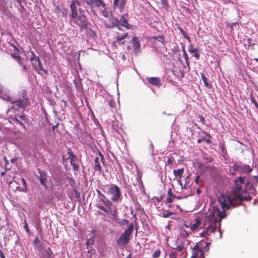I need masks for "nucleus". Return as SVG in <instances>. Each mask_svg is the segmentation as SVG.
Here are the masks:
<instances>
[{"label":"nucleus","mask_w":258,"mask_h":258,"mask_svg":"<svg viewBox=\"0 0 258 258\" xmlns=\"http://www.w3.org/2000/svg\"><path fill=\"white\" fill-rule=\"evenodd\" d=\"M90 31L92 34V35L95 36L96 35V33L94 31L92 30L91 29H90Z\"/></svg>","instance_id":"nucleus-61"},{"label":"nucleus","mask_w":258,"mask_h":258,"mask_svg":"<svg viewBox=\"0 0 258 258\" xmlns=\"http://www.w3.org/2000/svg\"><path fill=\"white\" fill-rule=\"evenodd\" d=\"M72 154H73V153L72 151H69L68 152V154L69 155V159H71V157H72V155H71Z\"/></svg>","instance_id":"nucleus-60"},{"label":"nucleus","mask_w":258,"mask_h":258,"mask_svg":"<svg viewBox=\"0 0 258 258\" xmlns=\"http://www.w3.org/2000/svg\"><path fill=\"white\" fill-rule=\"evenodd\" d=\"M39 173L40 174V176L39 177V179L40 180V183L42 185L46 186V182L47 181V179L46 178V174L45 172L43 173L40 171H39Z\"/></svg>","instance_id":"nucleus-24"},{"label":"nucleus","mask_w":258,"mask_h":258,"mask_svg":"<svg viewBox=\"0 0 258 258\" xmlns=\"http://www.w3.org/2000/svg\"><path fill=\"white\" fill-rule=\"evenodd\" d=\"M96 192L98 195V200L97 201L96 207L105 213H111V206H112V202L107 199L105 196L101 193L99 189H96Z\"/></svg>","instance_id":"nucleus-6"},{"label":"nucleus","mask_w":258,"mask_h":258,"mask_svg":"<svg viewBox=\"0 0 258 258\" xmlns=\"http://www.w3.org/2000/svg\"><path fill=\"white\" fill-rule=\"evenodd\" d=\"M201 220L200 218L198 217L196 219L195 223L193 224L191 223H190V229L192 231H196L198 229V228L201 226Z\"/></svg>","instance_id":"nucleus-19"},{"label":"nucleus","mask_w":258,"mask_h":258,"mask_svg":"<svg viewBox=\"0 0 258 258\" xmlns=\"http://www.w3.org/2000/svg\"><path fill=\"white\" fill-rule=\"evenodd\" d=\"M219 146H220V149L223 150L224 149V145L222 143H221L220 145H219Z\"/></svg>","instance_id":"nucleus-59"},{"label":"nucleus","mask_w":258,"mask_h":258,"mask_svg":"<svg viewBox=\"0 0 258 258\" xmlns=\"http://www.w3.org/2000/svg\"><path fill=\"white\" fill-rule=\"evenodd\" d=\"M203 133L205 135H206L208 137V138H207L206 137H203L200 139H199L197 140V143L199 144H200L202 142H206L208 144H210L211 143V136L209 134H208L205 132H203Z\"/></svg>","instance_id":"nucleus-20"},{"label":"nucleus","mask_w":258,"mask_h":258,"mask_svg":"<svg viewBox=\"0 0 258 258\" xmlns=\"http://www.w3.org/2000/svg\"><path fill=\"white\" fill-rule=\"evenodd\" d=\"M182 50L183 51V55L184 58H185V59L186 60H187L188 59V57L187 54L186 52V51H185V48H184V46H183L182 47Z\"/></svg>","instance_id":"nucleus-37"},{"label":"nucleus","mask_w":258,"mask_h":258,"mask_svg":"<svg viewBox=\"0 0 258 258\" xmlns=\"http://www.w3.org/2000/svg\"><path fill=\"white\" fill-rule=\"evenodd\" d=\"M176 26L177 27V29L179 30L180 32L181 33V35L182 36L188 40L189 42H190V37L188 36L186 32L183 30V29L180 26L179 24H176Z\"/></svg>","instance_id":"nucleus-26"},{"label":"nucleus","mask_w":258,"mask_h":258,"mask_svg":"<svg viewBox=\"0 0 258 258\" xmlns=\"http://www.w3.org/2000/svg\"><path fill=\"white\" fill-rule=\"evenodd\" d=\"M109 105L111 107H113L114 104H115V102L114 100H110L109 102Z\"/></svg>","instance_id":"nucleus-49"},{"label":"nucleus","mask_w":258,"mask_h":258,"mask_svg":"<svg viewBox=\"0 0 258 258\" xmlns=\"http://www.w3.org/2000/svg\"><path fill=\"white\" fill-rule=\"evenodd\" d=\"M184 226L186 228H190V223L189 224H188V223H185L184 224Z\"/></svg>","instance_id":"nucleus-57"},{"label":"nucleus","mask_w":258,"mask_h":258,"mask_svg":"<svg viewBox=\"0 0 258 258\" xmlns=\"http://www.w3.org/2000/svg\"><path fill=\"white\" fill-rule=\"evenodd\" d=\"M60 11H61L62 17H63L64 18H67V11L65 9H62V10H60Z\"/></svg>","instance_id":"nucleus-39"},{"label":"nucleus","mask_w":258,"mask_h":258,"mask_svg":"<svg viewBox=\"0 0 258 258\" xmlns=\"http://www.w3.org/2000/svg\"><path fill=\"white\" fill-rule=\"evenodd\" d=\"M162 1V4L164 6H167L168 4H167V2L166 0H161Z\"/></svg>","instance_id":"nucleus-53"},{"label":"nucleus","mask_w":258,"mask_h":258,"mask_svg":"<svg viewBox=\"0 0 258 258\" xmlns=\"http://www.w3.org/2000/svg\"><path fill=\"white\" fill-rule=\"evenodd\" d=\"M237 24L236 23H232V24H230V27L231 28V30H233V26L234 25H236Z\"/></svg>","instance_id":"nucleus-62"},{"label":"nucleus","mask_w":258,"mask_h":258,"mask_svg":"<svg viewBox=\"0 0 258 258\" xmlns=\"http://www.w3.org/2000/svg\"><path fill=\"white\" fill-rule=\"evenodd\" d=\"M0 257L1 258H5V255L2 251L0 252Z\"/></svg>","instance_id":"nucleus-56"},{"label":"nucleus","mask_w":258,"mask_h":258,"mask_svg":"<svg viewBox=\"0 0 258 258\" xmlns=\"http://www.w3.org/2000/svg\"><path fill=\"white\" fill-rule=\"evenodd\" d=\"M86 3L92 9V12L94 15L97 11L100 15L106 18L108 16V12L106 5L103 0H84Z\"/></svg>","instance_id":"nucleus-4"},{"label":"nucleus","mask_w":258,"mask_h":258,"mask_svg":"<svg viewBox=\"0 0 258 258\" xmlns=\"http://www.w3.org/2000/svg\"><path fill=\"white\" fill-rule=\"evenodd\" d=\"M98 155L99 156H96L94 160V165L93 168L95 170L101 172L102 170V166L100 163L101 162L103 165H104L105 159L101 152H99Z\"/></svg>","instance_id":"nucleus-11"},{"label":"nucleus","mask_w":258,"mask_h":258,"mask_svg":"<svg viewBox=\"0 0 258 258\" xmlns=\"http://www.w3.org/2000/svg\"><path fill=\"white\" fill-rule=\"evenodd\" d=\"M164 40V38L163 36H159L157 37V40L159 42L163 43Z\"/></svg>","instance_id":"nucleus-42"},{"label":"nucleus","mask_w":258,"mask_h":258,"mask_svg":"<svg viewBox=\"0 0 258 258\" xmlns=\"http://www.w3.org/2000/svg\"><path fill=\"white\" fill-rule=\"evenodd\" d=\"M134 229V224L132 223L117 239L116 244L119 249H123L129 243Z\"/></svg>","instance_id":"nucleus-7"},{"label":"nucleus","mask_w":258,"mask_h":258,"mask_svg":"<svg viewBox=\"0 0 258 258\" xmlns=\"http://www.w3.org/2000/svg\"><path fill=\"white\" fill-rule=\"evenodd\" d=\"M245 177H239L234 181L235 187H234V191L237 193L241 192L234 198V200H238L240 202L244 201H249L252 199L249 192L247 194V191H244L243 187L245 185Z\"/></svg>","instance_id":"nucleus-3"},{"label":"nucleus","mask_w":258,"mask_h":258,"mask_svg":"<svg viewBox=\"0 0 258 258\" xmlns=\"http://www.w3.org/2000/svg\"><path fill=\"white\" fill-rule=\"evenodd\" d=\"M76 5H77L78 6H80V2L77 0H73L71 1V4L70 5L71 12H74V8L75 9V12H78V9L76 7Z\"/></svg>","instance_id":"nucleus-25"},{"label":"nucleus","mask_w":258,"mask_h":258,"mask_svg":"<svg viewBox=\"0 0 258 258\" xmlns=\"http://www.w3.org/2000/svg\"><path fill=\"white\" fill-rule=\"evenodd\" d=\"M37 62H38V64L39 69L40 70H41L42 71H43V72L45 75H48V71L46 69H43V68L42 67V64L41 62V60H40V58L37 59Z\"/></svg>","instance_id":"nucleus-29"},{"label":"nucleus","mask_w":258,"mask_h":258,"mask_svg":"<svg viewBox=\"0 0 258 258\" xmlns=\"http://www.w3.org/2000/svg\"><path fill=\"white\" fill-rule=\"evenodd\" d=\"M217 201L222 210L217 206L213 207V211L203 221V228L208 235L214 233L217 229L220 230L221 220L226 217V211L234 207L232 199L225 194H220L218 196Z\"/></svg>","instance_id":"nucleus-1"},{"label":"nucleus","mask_w":258,"mask_h":258,"mask_svg":"<svg viewBox=\"0 0 258 258\" xmlns=\"http://www.w3.org/2000/svg\"><path fill=\"white\" fill-rule=\"evenodd\" d=\"M200 118V121L202 123V124H205L206 120L204 116H199Z\"/></svg>","instance_id":"nucleus-44"},{"label":"nucleus","mask_w":258,"mask_h":258,"mask_svg":"<svg viewBox=\"0 0 258 258\" xmlns=\"http://www.w3.org/2000/svg\"><path fill=\"white\" fill-rule=\"evenodd\" d=\"M29 52L31 53V56H30V60L32 62V66L34 68V69L35 70H36V65L34 64V63L33 62L34 61H35V62H37V59L38 58H39V57L38 56H37L34 52L33 51H32V50L30 49L29 50Z\"/></svg>","instance_id":"nucleus-22"},{"label":"nucleus","mask_w":258,"mask_h":258,"mask_svg":"<svg viewBox=\"0 0 258 258\" xmlns=\"http://www.w3.org/2000/svg\"><path fill=\"white\" fill-rule=\"evenodd\" d=\"M199 179H200V175L197 176L196 177V179H195V182H196L197 184H198V183H199Z\"/></svg>","instance_id":"nucleus-52"},{"label":"nucleus","mask_w":258,"mask_h":258,"mask_svg":"<svg viewBox=\"0 0 258 258\" xmlns=\"http://www.w3.org/2000/svg\"><path fill=\"white\" fill-rule=\"evenodd\" d=\"M72 195L77 199H80V193L76 189L73 190Z\"/></svg>","instance_id":"nucleus-32"},{"label":"nucleus","mask_w":258,"mask_h":258,"mask_svg":"<svg viewBox=\"0 0 258 258\" xmlns=\"http://www.w3.org/2000/svg\"><path fill=\"white\" fill-rule=\"evenodd\" d=\"M176 255V252L172 251L169 254V258H177Z\"/></svg>","instance_id":"nucleus-38"},{"label":"nucleus","mask_w":258,"mask_h":258,"mask_svg":"<svg viewBox=\"0 0 258 258\" xmlns=\"http://www.w3.org/2000/svg\"><path fill=\"white\" fill-rule=\"evenodd\" d=\"M49 250H50V252L48 251V254L46 258H53L51 254H52V251L50 248H49Z\"/></svg>","instance_id":"nucleus-47"},{"label":"nucleus","mask_w":258,"mask_h":258,"mask_svg":"<svg viewBox=\"0 0 258 258\" xmlns=\"http://www.w3.org/2000/svg\"><path fill=\"white\" fill-rule=\"evenodd\" d=\"M175 243L171 246L173 249L177 250L179 251H182L185 249L184 246V241L183 240L179 241L178 239L174 240Z\"/></svg>","instance_id":"nucleus-14"},{"label":"nucleus","mask_w":258,"mask_h":258,"mask_svg":"<svg viewBox=\"0 0 258 258\" xmlns=\"http://www.w3.org/2000/svg\"><path fill=\"white\" fill-rule=\"evenodd\" d=\"M197 49L196 48H195L194 47V46L192 44H190V46H189V51L190 53H194V52H196V51H197Z\"/></svg>","instance_id":"nucleus-35"},{"label":"nucleus","mask_w":258,"mask_h":258,"mask_svg":"<svg viewBox=\"0 0 258 258\" xmlns=\"http://www.w3.org/2000/svg\"><path fill=\"white\" fill-rule=\"evenodd\" d=\"M177 198V199H180L179 197H176V196H168L167 199H166V202L167 203H170L172 202L173 199Z\"/></svg>","instance_id":"nucleus-33"},{"label":"nucleus","mask_w":258,"mask_h":258,"mask_svg":"<svg viewBox=\"0 0 258 258\" xmlns=\"http://www.w3.org/2000/svg\"><path fill=\"white\" fill-rule=\"evenodd\" d=\"M8 44L10 45V46L13 47L14 49V50L20 53V50L19 49V48L16 46L13 43L10 42H8Z\"/></svg>","instance_id":"nucleus-36"},{"label":"nucleus","mask_w":258,"mask_h":258,"mask_svg":"<svg viewBox=\"0 0 258 258\" xmlns=\"http://www.w3.org/2000/svg\"><path fill=\"white\" fill-rule=\"evenodd\" d=\"M108 214H110L112 216V220H113L114 221H115L119 225L123 226V225H128L129 221L128 220H127L126 219H124L122 220L121 221H118V218L117 216L118 212H117L116 208H115V209H114V210H112L111 209V213H108Z\"/></svg>","instance_id":"nucleus-12"},{"label":"nucleus","mask_w":258,"mask_h":258,"mask_svg":"<svg viewBox=\"0 0 258 258\" xmlns=\"http://www.w3.org/2000/svg\"><path fill=\"white\" fill-rule=\"evenodd\" d=\"M22 182L23 183V184L25 186V187H26V181H25V179L24 178H22Z\"/></svg>","instance_id":"nucleus-58"},{"label":"nucleus","mask_w":258,"mask_h":258,"mask_svg":"<svg viewBox=\"0 0 258 258\" xmlns=\"http://www.w3.org/2000/svg\"><path fill=\"white\" fill-rule=\"evenodd\" d=\"M194 53V56L197 58H199L200 57V54L198 52V50L196 51V52Z\"/></svg>","instance_id":"nucleus-51"},{"label":"nucleus","mask_w":258,"mask_h":258,"mask_svg":"<svg viewBox=\"0 0 258 258\" xmlns=\"http://www.w3.org/2000/svg\"><path fill=\"white\" fill-rule=\"evenodd\" d=\"M72 157L70 159V163L71 165L73 167V168L75 171H78L79 168V165L76 162V156L74 155V154H72Z\"/></svg>","instance_id":"nucleus-21"},{"label":"nucleus","mask_w":258,"mask_h":258,"mask_svg":"<svg viewBox=\"0 0 258 258\" xmlns=\"http://www.w3.org/2000/svg\"><path fill=\"white\" fill-rule=\"evenodd\" d=\"M16 106L20 108H24L29 104V101L27 98L23 96L21 98H19L15 101Z\"/></svg>","instance_id":"nucleus-13"},{"label":"nucleus","mask_w":258,"mask_h":258,"mask_svg":"<svg viewBox=\"0 0 258 258\" xmlns=\"http://www.w3.org/2000/svg\"><path fill=\"white\" fill-rule=\"evenodd\" d=\"M24 228L27 232H28V233L30 232V230L29 229L28 224L26 223V222H25V224L24 225Z\"/></svg>","instance_id":"nucleus-48"},{"label":"nucleus","mask_w":258,"mask_h":258,"mask_svg":"<svg viewBox=\"0 0 258 258\" xmlns=\"http://www.w3.org/2000/svg\"><path fill=\"white\" fill-rule=\"evenodd\" d=\"M161 253V251L160 249L156 250L152 254V258H158L159 257Z\"/></svg>","instance_id":"nucleus-31"},{"label":"nucleus","mask_w":258,"mask_h":258,"mask_svg":"<svg viewBox=\"0 0 258 258\" xmlns=\"http://www.w3.org/2000/svg\"><path fill=\"white\" fill-rule=\"evenodd\" d=\"M234 171L238 172L240 173H247L248 174L252 171V168H251L248 165L246 164H238L235 163L231 167Z\"/></svg>","instance_id":"nucleus-9"},{"label":"nucleus","mask_w":258,"mask_h":258,"mask_svg":"<svg viewBox=\"0 0 258 258\" xmlns=\"http://www.w3.org/2000/svg\"><path fill=\"white\" fill-rule=\"evenodd\" d=\"M178 183L179 184V185L181 186L182 188H183L182 187V182H181V179H180L179 178V179H178Z\"/></svg>","instance_id":"nucleus-55"},{"label":"nucleus","mask_w":258,"mask_h":258,"mask_svg":"<svg viewBox=\"0 0 258 258\" xmlns=\"http://www.w3.org/2000/svg\"><path fill=\"white\" fill-rule=\"evenodd\" d=\"M15 121H16V123L17 124H18L20 125L21 126H22L25 129L26 128L25 126L24 125V124L21 121H19L17 119H16Z\"/></svg>","instance_id":"nucleus-43"},{"label":"nucleus","mask_w":258,"mask_h":258,"mask_svg":"<svg viewBox=\"0 0 258 258\" xmlns=\"http://www.w3.org/2000/svg\"><path fill=\"white\" fill-rule=\"evenodd\" d=\"M11 56L14 58L15 59L16 61H17V60H18L19 59H20V58L21 57V56L20 55H16L14 53H12L11 54Z\"/></svg>","instance_id":"nucleus-40"},{"label":"nucleus","mask_w":258,"mask_h":258,"mask_svg":"<svg viewBox=\"0 0 258 258\" xmlns=\"http://www.w3.org/2000/svg\"><path fill=\"white\" fill-rule=\"evenodd\" d=\"M79 13L75 12V9L74 8V12H71L70 15V22L71 24L74 23L75 24L74 26L79 27L81 31L87 30L88 29L89 22L84 14V11L79 9Z\"/></svg>","instance_id":"nucleus-2"},{"label":"nucleus","mask_w":258,"mask_h":258,"mask_svg":"<svg viewBox=\"0 0 258 258\" xmlns=\"http://www.w3.org/2000/svg\"><path fill=\"white\" fill-rule=\"evenodd\" d=\"M95 230H91L90 233L87 235L86 245L87 248L89 249V245H92L94 243L95 238Z\"/></svg>","instance_id":"nucleus-15"},{"label":"nucleus","mask_w":258,"mask_h":258,"mask_svg":"<svg viewBox=\"0 0 258 258\" xmlns=\"http://www.w3.org/2000/svg\"><path fill=\"white\" fill-rule=\"evenodd\" d=\"M201 78H202V79L204 83V85L206 87H207L208 88H210L211 86L208 83V79L206 78V77L203 74H201Z\"/></svg>","instance_id":"nucleus-28"},{"label":"nucleus","mask_w":258,"mask_h":258,"mask_svg":"<svg viewBox=\"0 0 258 258\" xmlns=\"http://www.w3.org/2000/svg\"><path fill=\"white\" fill-rule=\"evenodd\" d=\"M40 241L39 240V239L38 237H36L35 239L34 240L33 243L35 245H37V244H39Z\"/></svg>","instance_id":"nucleus-46"},{"label":"nucleus","mask_w":258,"mask_h":258,"mask_svg":"<svg viewBox=\"0 0 258 258\" xmlns=\"http://www.w3.org/2000/svg\"><path fill=\"white\" fill-rule=\"evenodd\" d=\"M23 66V70L24 71H27V68H26V66L25 65H22Z\"/></svg>","instance_id":"nucleus-63"},{"label":"nucleus","mask_w":258,"mask_h":258,"mask_svg":"<svg viewBox=\"0 0 258 258\" xmlns=\"http://www.w3.org/2000/svg\"><path fill=\"white\" fill-rule=\"evenodd\" d=\"M126 0H113V9L118 8L120 12H122L123 9L124 8L126 5Z\"/></svg>","instance_id":"nucleus-16"},{"label":"nucleus","mask_w":258,"mask_h":258,"mask_svg":"<svg viewBox=\"0 0 258 258\" xmlns=\"http://www.w3.org/2000/svg\"><path fill=\"white\" fill-rule=\"evenodd\" d=\"M17 61L20 66H22L23 58L21 57L20 58V59L17 60Z\"/></svg>","instance_id":"nucleus-50"},{"label":"nucleus","mask_w":258,"mask_h":258,"mask_svg":"<svg viewBox=\"0 0 258 258\" xmlns=\"http://www.w3.org/2000/svg\"><path fill=\"white\" fill-rule=\"evenodd\" d=\"M147 80L148 82L152 85L157 86L160 87L161 85V80L158 77H150L147 78Z\"/></svg>","instance_id":"nucleus-18"},{"label":"nucleus","mask_w":258,"mask_h":258,"mask_svg":"<svg viewBox=\"0 0 258 258\" xmlns=\"http://www.w3.org/2000/svg\"><path fill=\"white\" fill-rule=\"evenodd\" d=\"M250 40H251L250 39H247V41H248V44L251 45H253L254 44V43L251 44V42H250Z\"/></svg>","instance_id":"nucleus-64"},{"label":"nucleus","mask_w":258,"mask_h":258,"mask_svg":"<svg viewBox=\"0 0 258 258\" xmlns=\"http://www.w3.org/2000/svg\"><path fill=\"white\" fill-rule=\"evenodd\" d=\"M211 243L204 240L197 242L192 248L191 258H205V252L209 250Z\"/></svg>","instance_id":"nucleus-5"},{"label":"nucleus","mask_w":258,"mask_h":258,"mask_svg":"<svg viewBox=\"0 0 258 258\" xmlns=\"http://www.w3.org/2000/svg\"><path fill=\"white\" fill-rule=\"evenodd\" d=\"M128 36V33H125L122 35H119L118 34L116 37V41L119 44L123 45V42H122V40L126 38Z\"/></svg>","instance_id":"nucleus-23"},{"label":"nucleus","mask_w":258,"mask_h":258,"mask_svg":"<svg viewBox=\"0 0 258 258\" xmlns=\"http://www.w3.org/2000/svg\"><path fill=\"white\" fill-rule=\"evenodd\" d=\"M180 234L182 235L183 237H188L189 236L188 233L183 229L180 230Z\"/></svg>","instance_id":"nucleus-34"},{"label":"nucleus","mask_w":258,"mask_h":258,"mask_svg":"<svg viewBox=\"0 0 258 258\" xmlns=\"http://www.w3.org/2000/svg\"><path fill=\"white\" fill-rule=\"evenodd\" d=\"M132 43L133 47L134 48V52L138 54V53L140 51L141 49V44L139 41L138 37L135 36L132 39Z\"/></svg>","instance_id":"nucleus-17"},{"label":"nucleus","mask_w":258,"mask_h":258,"mask_svg":"<svg viewBox=\"0 0 258 258\" xmlns=\"http://www.w3.org/2000/svg\"><path fill=\"white\" fill-rule=\"evenodd\" d=\"M107 194L110 196V199L113 202L120 200L121 194L119 187L115 184H111L109 187Z\"/></svg>","instance_id":"nucleus-8"},{"label":"nucleus","mask_w":258,"mask_h":258,"mask_svg":"<svg viewBox=\"0 0 258 258\" xmlns=\"http://www.w3.org/2000/svg\"><path fill=\"white\" fill-rule=\"evenodd\" d=\"M184 171V168L178 169L177 170H174L173 171L174 175L176 177H179L180 179L181 178L182 174Z\"/></svg>","instance_id":"nucleus-27"},{"label":"nucleus","mask_w":258,"mask_h":258,"mask_svg":"<svg viewBox=\"0 0 258 258\" xmlns=\"http://www.w3.org/2000/svg\"><path fill=\"white\" fill-rule=\"evenodd\" d=\"M167 195H168V196H175V195H174L172 193V189L171 188L168 189Z\"/></svg>","instance_id":"nucleus-45"},{"label":"nucleus","mask_w":258,"mask_h":258,"mask_svg":"<svg viewBox=\"0 0 258 258\" xmlns=\"http://www.w3.org/2000/svg\"><path fill=\"white\" fill-rule=\"evenodd\" d=\"M178 183L179 184V185L181 186L182 188H183L182 187V182H181V179H180L179 178V179H178Z\"/></svg>","instance_id":"nucleus-54"},{"label":"nucleus","mask_w":258,"mask_h":258,"mask_svg":"<svg viewBox=\"0 0 258 258\" xmlns=\"http://www.w3.org/2000/svg\"><path fill=\"white\" fill-rule=\"evenodd\" d=\"M128 15L124 14L120 18V20L115 19V26L118 29L120 30V26L125 27L127 29L130 28V25L128 24L127 20Z\"/></svg>","instance_id":"nucleus-10"},{"label":"nucleus","mask_w":258,"mask_h":258,"mask_svg":"<svg viewBox=\"0 0 258 258\" xmlns=\"http://www.w3.org/2000/svg\"><path fill=\"white\" fill-rule=\"evenodd\" d=\"M173 215V213L169 211H164V212L162 213V217L164 218H167L170 216L171 215Z\"/></svg>","instance_id":"nucleus-30"},{"label":"nucleus","mask_w":258,"mask_h":258,"mask_svg":"<svg viewBox=\"0 0 258 258\" xmlns=\"http://www.w3.org/2000/svg\"><path fill=\"white\" fill-rule=\"evenodd\" d=\"M173 157H168L167 160V163L168 164H171L173 163Z\"/></svg>","instance_id":"nucleus-41"}]
</instances>
